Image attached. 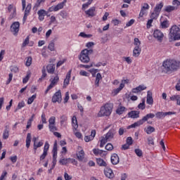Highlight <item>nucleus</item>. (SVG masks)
I'll use <instances>...</instances> for the list:
<instances>
[{"mask_svg": "<svg viewBox=\"0 0 180 180\" xmlns=\"http://www.w3.org/2000/svg\"><path fill=\"white\" fill-rule=\"evenodd\" d=\"M64 8V2L60 3L56 6H53L49 8L50 12H57V11H60V9H63Z\"/></svg>", "mask_w": 180, "mask_h": 180, "instance_id": "4468645a", "label": "nucleus"}, {"mask_svg": "<svg viewBox=\"0 0 180 180\" xmlns=\"http://www.w3.org/2000/svg\"><path fill=\"white\" fill-rule=\"evenodd\" d=\"M113 110V104L112 103H107L101 106L100 111L98 112V117H103L105 116H110Z\"/></svg>", "mask_w": 180, "mask_h": 180, "instance_id": "f03ea898", "label": "nucleus"}, {"mask_svg": "<svg viewBox=\"0 0 180 180\" xmlns=\"http://www.w3.org/2000/svg\"><path fill=\"white\" fill-rule=\"evenodd\" d=\"M6 176H8V172H6V170H4L0 176V180H6Z\"/></svg>", "mask_w": 180, "mask_h": 180, "instance_id": "ea45409f", "label": "nucleus"}, {"mask_svg": "<svg viewBox=\"0 0 180 180\" xmlns=\"http://www.w3.org/2000/svg\"><path fill=\"white\" fill-rule=\"evenodd\" d=\"M37 14L39 15V20L41 22V21L44 20V16H46V15H47V13L44 10H39L37 12Z\"/></svg>", "mask_w": 180, "mask_h": 180, "instance_id": "b1692460", "label": "nucleus"}, {"mask_svg": "<svg viewBox=\"0 0 180 180\" xmlns=\"http://www.w3.org/2000/svg\"><path fill=\"white\" fill-rule=\"evenodd\" d=\"M28 43H29V37H27L22 43V47H26V46H27Z\"/></svg>", "mask_w": 180, "mask_h": 180, "instance_id": "774afa93", "label": "nucleus"}, {"mask_svg": "<svg viewBox=\"0 0 180 180\" xmlns=\"http://www.w3.org/2000/svg\"><path fill=\"white\" fill-rule=\"evenodd\" d=\"M79 58L82 63H84L85 64L88 63L91 60L88 54L84 52V50L81 51Z\"/></svg>", "mask_w": 180, "mask_h": 180, "instance_id": "9d476101", "label": "nucleus"}, {"mask_svg": "<svg viewBox=\"0 0 180 180\" xmlns=\"http://www.w3.org/2000/svg\"><path fill=\"white\" fill-rule=\"evenodd\" d=\"M163 71L166 74H172L180 68V61L176 60H166L162 64Z\"/></svg>", "mask_w": 180, "mask_h": 180, "instance_id": "f257e3e1", "label": "nucleus"}, {"mask_svg": "<svg viewBox=\"0 0 180 180\" xmlns=\"http://www.w3.org/2000/svg\"><path fill=\"white\" fill-rule=\"evenodd\" d=\"M134 152L138 157H143V151L141 150V149H135Z\"/></svg>", "mask_w": 180, "mask_h": 180, "instance_id": "603ef678", "label": "nucleus"}, {"mask_svg": "<svg viewBox=\"0 0 180 180\" xmlns=\"http://www.w3.org/2000/svg\"><path fill=\"white\" fill-rule=\"evenodd\" d=\"M11 72H14L15 74H16L17 72H19V68H18L17 66H11Z\"/></svg>", "mask_w": 180, "mask_h": 180, "instance_id": "864d4df0", "label": "nucleus"}, {"mask_svg": "<svg viewBox=\"0 0 180 180\" xmlns=\"http://www.w3.org/2000/svg\"><path fill=\"white\" fill-rule=\"evenodd\" d=\"M180 29L176 25H173L170 28V32L169 33V41H176V40H180Z\"/></svg>", "mask_w": 180, "mask_h": 180, "instance_id": "7ed1b4c3", "label": "nucleus"}, {"mask_svg": "<svg viewBox=\"0 0 180 180\" xmlns=\"http://www.w3.org/2000/svg\"><path fill=\"white\" fill-rule=\"evenodd\" d=\"M138 108L141 109V110H144L146 109V101L143 100L142 103L139 104Z\"/></svg>", "mask_w": 180, "mask_h": 180, "instance_id": "de8ad7c7", "label": "nucleus"}, {"mask_svg": "<svg viewBox=\"0 0 180 180\" xmlns=\"http://www.w3.org/2000/svg\"><path fill=\"white\" fill-rule=\"evenodd\" d=\"M154 117H155V115H154L153 113L147 114L141 120H139L138 122H134V124H131L129 127V129L139 127V126H141V124H143L145 123V122H147V120H148V119H154Z\"/></svg>", "mask_w": 180, "mask_h": 180, "instance_id": "39448f33", "label": "nucleus"}, {"mask_svg": "<svg viewBox=\"0 0 180 180\" xmlns=\"http://www.w3.org/2000/svg\"><path fill=\"white\" fill-rule=\"evenodd\" d=\"M77 159L79 160V161H82V160H84V158H85V153L82 150L78 152V153L77 154Z\"/></svg>", "mask_w": 180, "mask_h": 180, "instance_id": "c85d7f7f", "label": "nucleus"}, {"mask_svg": "<svg viewBox=\"0 0 180 180\" xmlns=\"http://www.w3.org/2000/svg\"><path fill=\"white\" fill-rule=\"evenodd\" d=\"M153 37L157 39L158 41H162L164 34L160 30H156L153 32Z\"/></svg>", "mask_w": 180, "mask_h": 180, "instance_id": "f8f14e48", "label": "nucleus"}, {"mask_svg": "<svg viewBox=\"0 0 180 180\" xmlns=\"http://www.w3.org/2000/svg\"><path fill=\"white\" fill-rule=\"evenodd\" d=\"M134 44L135 47L133 51V56L139 57L140 56V53H141V48L140 47L141 41H140V39H139V38H135Z\"/></svg>", "mask_w": 180, "mask_h": 180, "instance_id": "423d86ee", "label": "nucleus"}, {"mask_svg": "<svg viewBox=\"0 0 180 180\" xmlns=\"http://www.w3.org/2000/svg\"><path fill=\"white\" fill-rule=\"evenodd\" d=\"M79 36H80L81 37H84V39H89V38L92 37V34H85L84 32H81V33L79 34Z\"/></svg>", "mask_w": 180, "mask_h": 180, "instance_id": "49530a36", "label": "nucleus"}, {"mask_svg": "<svg viewBox=\"0 0 180 180\" xmlns=\"http://www.w3.org/2000/svg\"><path fill=\"white\" fill-rule=\"evenodd\" d=\"M147 89V86H146L144 84L139 85L136 88H134L132 89L133 94H139V92H141V91H144Z\"/></svg>", "mask_w": 180, "mask_h": 180, "instance_id": "a211bd4d", "label": "nucleus"}, {"mask_svg": "<svg viewBox=\"0 0 180 180\" xmlns=\"http://www.w3.org/2000/svg\"><path fill=\"white\" fill-rule=\"evenodd\" d=\"M146 133H147V134H151V133H154V131H155V128L149 126L146 128V129H145Z\"/></svg>", "mask_w": 180, "mask_h": 180, "instance_id": "72a5a7b5", "label": "nucleus"}, {"mask_svg": "<svg viewBox=\"0 0 180 180\" xmlns=\"http://www.w3.org/2000/svg\"><path fill=\"white\" fill-rule=\"evenodd\" d=\"M49 148H50V145L49 144V142L46 141L44 147V151L47 153V151H49Z\"/></svg>", "mask_w": 180, "mask_h": 180, "instance_id": "680f3d73", "label": "nucleus"}, {"mask_svg": "<svg viewBox=\"0 0 180 180\" xmlns=\"http://www.w3.org/2000/svg\"><path fill=\"white\" fill-rule=\"evenodd\" d=\"M69 99H70V93L68 91H67L65 93V96L64 98V103H67V102H68Z\"/></svg>", "mask_w": 180, "mask_h": 180, "instance_id": "052dcab7", "label": "nucleus"}, {"mask_svg": "<svg viewBox=\"0 0 180 180\" xmlns=\"http://www.w3.org/2000/svg\"><path fill=\"white\" fill-rule=\"evenodd\" d=\"M179 98V95H174L170 96V101H178V99Z\"/></svg>", "mask_w": 180, "mask_h": 180, "instance_id": "0e129e2a", "label": "nucleus"}, {"mask_svg": "<svg viewBox=\"0 0 180 180\" xmlns=\"http://www.w3.org/2000/svg\"><path fill=\"white\" fill-rule=\"evenodd\" d=\"M127 82H129V80L127 79L122 80V82L120 84L119 88L113 90L114 96H116L117 94H119V92H120V91H122V89L124 88V84H127Z\"/></svg>", "mask_w": 180, "mask_h": 180, "instance_id": "ddd939ff", "label": "nucleus"}, {"mask_svg": "<svg viewBox=\"0 0 180 180\" xmlns=\"http://www.w3.org/2000/svg\"><path fill=\"white\" fill-rule=\"evenodd\" d=\"M42 72V75L41 77V78L39 79V82H41V81L43 79H44V78H46V77H47V73L46 72V68L44 66L41 70Z\"/></svg>", "mask_w": 180, "mask_h": 180, "instance_id": "7c9ffc66", "label": "nucleus"}, {"mask_svg": "<svg viewBox=\"0 0 180 180\" xmlns=\"http://www.w3.org/2000/svg\"><path fill=\"white\" fill-rule=\"evenodd\" d=\"M20 27V23L19 22H14L11 25V32L14 34V36H16L18 33H19V28Z\"/></svg>", "mask_w": 180, "mask_h": 180, "instance_id": "6e6552de", "label": "nucleus"}, {"mask_svg": "<svg viewBox=\"0 0 180 180\" xmlns=\"http://www.w3.org/2000/svg\"><path fill=\"white\" fill-rule=\"evenodd\" d=\"M30 143H32V134L28 133L26 138V147L29 148L30 147Z\"/></svg>", "mask_w": 180, "mask_h": 180, "instance_id": "cd10ccee", "label": "nucleus"}, {"mask_svg": "<svg viewBox=\"0 0 180 180\" xmlns=\"http://www.w3.org/2000/svg\"><path fill=\"white\" fill-rule=\"evenodd\" d=\"M124 110H126L125 107L120 106L117 108L116 113H117V115H123V112H124Z\"/></svg>", "mask_w": 180, "mask_h": 180, "instance_id": "f704fd0d", "label": "nucleus"}, {"mask_svg": "<svg viewBox=\"0 0 180 180\" xmlns=\"http://www.w3.org/2000/svg\"><path fill=\"white\" fill-rule=\"evenodd\" d=\"M165 12H167L169 13L170 12H172L174 11H177V7H174V6H167L165 7L164 9Z\"/></svg>", "mask_w": 180, "mask_h": 180, "instance_id": "bb28decb", "label": "nucleus"}, {"mask_svg": "<svg viewBox=\"0 0 180 180\" xmlns=\"http://www.w3.org/2000/svg\"><path fill=\"white\" fill-rule=\"evenodd\" d=\"M128 115L131 119H137L138 117H140V112L136 110L129 112Z\"/></svg>", "mask_w": 180, "mask_h": 180, "instance_id": "5701e85b", "label": "nucleus"}, {"mask_svg": "<svg viewBox=\"0 0 180 180\" xmlns=\"http://www.w3.org/2000/svg\"><path fill=\"white\" fill-rule=\"evenodd\" d=\"M160 16V13H157V11H153L150 15V19H157Z\"/></svg>", "mask_w": 180, "mask_h": 180, "instance_id": "79ce46f5", "label": "nucleus"}, {"mask_svg": "<svg viewBox=\"0 0 180 180\" xmlns=\"http://www.w3.org/2000/svg\"><path fill=\"white\" fill-rule=\"evenodd\" d=\"M104 174L107 178L112 179L115 178V174H113V170L111 169L107 168L104 170Z\"/></svg>", "mask_w": 180, "mask_h": 180, "instance_id": "2eb2a0df", "label": "nucleus"}, {"mask_svg": "<svg viewBox=\"0 0 180 180\" xmlns=\"http://www.w3.org/2000/svg\"><path fill=\"white\" fill-rule=\"evenodd\" d=\"M61 101H63V98L61 97V91H56L52 97L53 103H61Z\"/></svg>", "mask_w": 180, "mask_h": 180, "instance_id": "1a4fd4ad", "label": "nucleus"}, {"mask_svg": "<svg viewBox=\"0 0 180 180\" xmlns=\"http://www.w3.org/2000/svg\"><path fill=\"white\" fill-rule=\"evenodd\" d=\"M83 53H85L86 54H87V56H91V54H93L94 53V50L92 49H90V50H88V49H84L83 50Z\"/></svg>", "mask_w": 180, "mask_h": 180, "instance_id": "13d9d810", "label": "nucleus"}, {"mask_svg": "<svg viewBox=\"0 0 180 180\" xmlns=\"http://www.w3.org/2000/svg\"><path fill=\"white\" fill-rule=\"evenodd\" d=\"M115 134H116V131L115 129H111L109 131L105 134V136L101 137L100 147H103L108 141H110L113 137H115Z\"/></svg>", "mask_w": 180, "mask_h": 180, "instance_id": "20e7f679", "label": "nucleus"}, {"mask_svg": "<svg viewBox=\"0 0 180 180\" xmlns=\"http://www.w3.org/2000/svg\"><path fill=\"white\" fill-rule=\"evenodd\" d=\"M149 8H150V6L148 5V4L147 3L143 4V6H142L139 13V17L143 18V16H144V14L146 13V11L148 10Z\"/></svg>", "mask_w": 180, "mask_h": 180, "instance_id": "f3484780", "label": "nucleus"}, {"mask_svg": "<svg viewBox=\"0 0 180 180\" xmlns=\"http://www.w3.org/2000/svg\"><path fill=\"white\" fill-rule=\"evenodd\" d=\"M164 7V3L161 2L159 4H156L154 12H157L158 13H160L161 12V9Z\"/></svg>", "mask_w": 180, "mask_h": 180, "instance_id": "a878e982", "label": "nucleus"}, {"mask_svg": "<svg viewBox=\"0 0 180 180\" xmlns=\"http://www.w3.org/2000/svg\"><path fill=\"white\" fill-rule=\"evenodd\" d=\"M46 70L49 74H54V71H56V65L53 63L49 64L46 66Z\"/></svg>", "mask_w": 180, "mask_h": 180, "instance_id": "4be33fe9", "label": "nucleus"}, {"mask_svg": "<svg viewBox=\"0 0 180 180\" xmlns=\"http://www.w3.org/2000/svg\"><path fill=\"white\" fill-rule=\"evenodd\" d=\"M146 103H148V105H153V103H154V100L153 99V93L150 91H148Z\"/></svg>", "mask_w": 180, "mask_h": 180, "instance_id": "412c9836", "label": "nucleus"}, {"mask_svg": "<svg viewBox=\"0 0 180 180\" xmlns=\"http://www.w3.org/2000/svg\"><path fill=\"white\" fill-rule=\"evenodd\" d=\"M96 136V131L95 129L91 130V135L84 136V141L86 143H89V141H91Z\"/></svg>", "mask_w": 180, "mask_h": 180, "instance_id": "dca6fc26", "label": "nucleus"}, {"mask_svg": "<svg viewBox=\"0 0 180 180\" xmlns=\"http://www.w3.org/2000/svg\"><path fill=\"white\" fill-rule=\"evenodd\" d=\"M120 160L119 159V155L117 154L114 153L111 156V162L113 165H117V163L120 162Z\"/></svg>", "mask_w": 180, "mask_h": 180, "instance_id": "6ab92c4d", "label": "nucleus"}, {"mask_svg": "<svg viewBox=\"0 0 180 180\" xmlns=\"http://www.w3.org/2000/svg\"><path fill=\"white\" fill-rule=\"evenodd\" d=\"M105 150L108 151H112V150H113V145H112V143H108L105 146Z\"/></svg>", "mask_w": 180, "mask_h": 180, "instance_id": "4d7b16f0", "label": "nucleus"}, {"mask_svg": "<svg viewBox=\"0 0 180 180\" xmlns=\"http://www.w3.org/2000/svg\"><path fill=\"white\" fill-rule=\"evenodd\" d=\"M37 96L36 94L32 95L31 97H30L27 100V104L28 105H32L33 102L34 101V99H36Z\"/></svg>", "mask_w": 180, "mask_h": 180, "instance_id": "4c0bfd02", "label": "nucleus"}, {"mask_svg": "<svg viewBox=\"0 0 180 180\" xmlns=\"http://www.w3.org/2000/svg\"><path fill=\"white\" fill-rule=\"evenodd\" d=\"M22 108H25V101H20V103H18V105L15 109L14 112H18V110H19Z\"/></svg>", "mask_w": 180, "mask_h": 180, "instance_id": "c9c22d12", "label": "nucleus"}, {"mask_svg": "<svg viewBox=\"0 0 180 180\" xmlns=\"http://www.w3.org/2000/svg\"><path fill=\"white\" fill-rule=\"evenodd\" d=\"M50 81H51V84L47 87V89L46 90V94H47V92L49 91L50 89H52V88H54V86H56V85H57V84L58 83V81H60V77H58V76H56L53 78L51 77Z\"/></svg>", "mask_w": 180, "mask_h": 180, "instance_id": "0eeeda50", "label": "nucleus"}, {"mask_svg": "<svg viewBox=\"0 0 180 180\" xmlns=\"http://www.w3.org/2000/svg\"><path fill=\"white\" fill-rule=\"evenodd\" d=\"M172 5L174 8H177V10L179 8L180 6V1L179 0H174L172 1Z\"/></svg>", "mask_w": 180, "mask_h": 180, "instance_id": "a19ab883", "label": "nucleus"}, {"mask_svg": "<svg viewBox=\"0 0 180 180\" xmlns=\"http://www.w3.org/2000/svg\"><path fill=\"white\" fill-rule=\"evenodd\" d=\"M148 143L149 146H154V139L152 137L148 138Z\"/></svg>", "mask_w": 180, "mask_h": 180, "instance_id": "e2e57ef3", "label": "nucleus"}, {"mask_svg": "<svg viewBox=\"0 0 180 180\" xmlns=\"http://www.w3.org/2000/svg\"><path fill=\"white\" fill-rule=\"evenodd\" d=\"M54 46H55V44H54L53 41L50 42L48 46L49 50H50V51H54L56 50Z\"/></svg>", "mask_w": 180, "mask_h": 180, "instance_id": "c03bdc74", "label": "nucleus"}, {"mask_svg": "<svg viewBox=\"0 0 180 180\" xmlns=\"http://www.w3.org/2000/svg\"><path fill=\"white\" fill-rule=\"evenodd\" d=\"M70 78H71V70L66 75V78L64 79L63 82V88H67V86H68V84H70Z\"/></svg>", "mask_w": 180, "mask_h": 180, "instance_id": "aec40b11", "label": "nucleus"}, {"mask_svg": "<svg viewBox=\"0 0 180 180\" xmlns=\"http://www.w3.org/2000/svg\"><path fill=\"white\" fill-rule=\"evenodd\" d=\"M3 139L4 140H6L9 139V131L4 130L3 132Z\"/></svg>", "mask_w": 180, "mask_h": 180, "instance_id": "a18cd8bd", "label": "nucleus"}, {"mask_svg": "<svg viewBox=\"0 0 180 180\" xmlns=\"http://www.w3.org/2000/svg\"><path fill=\"white\" fill-rule=\"evenodd\" d=\"M32 57H28L27 60H26V63H25V65L27 67H30V65H32Z\"/></svg>", "mask_w": 180, "mask_h": 180, "instance_id": "6e6d98bb", "label": "nucleus"}, {"mask_svg": "<svg viewBox=\"0 0 180 180\" xmlns=\"http://www.w3.org/2000/svg\"><path fill=\"white\" fill-rule=\"evenodd\" d=\"M30 11H32V4H27L25 11V15H30Z\"/></svg>", "mask_w": 180, "mask_h": 180, "instance_id": "58836bf2", "label": "nucleus"}, {"mask_svg": "<svg viewBox=\"0 0 180 180\" xmlns=\"http://www.w3.org/2000/svg\"><path fill=\"white\" fill-rule=\"evenodd\" d=\"M30 79V75L28 74L26 75V77L22 79V82L23 84H26L27 82V81H29V79Z\"/></svg>", "mask_w": 180, "mask_h": 180, "instance_id": "69168bd1", "label": "nucleus"}, {"mask_svg": "<svg viewBox=\"0 0 180 180\" xmlns=\"http://www.w3.org/2000/svg\"><path fill=\"white\" fill-rule=\"evenodd\" d=\"M176 115V112H158L155 114V116L157 117V119H164V117H165V116H168V115Z\"/></svg>", "mask_w": 180, "mask_h": 180, "instance_id": "9b49d317", "label": "nucleus"}, {"mask_svg": "<svg viewBox=\"0 0 180 180\" xmlns=\"http://www.w3.org/2000/svg\"><path fill=\"white\" fill-rule=\"evenodd\" d=\"M57 141H56L53 144V148L52 150V153H53V156L57 157Z\"/></svg>", "mask_w": 180, "mask_h": 180, "instance_id": "e433bc0d", "label": "nucleus"}, {"mask_svg": "<svg viewBox=\"0 0 180 180\" xmlns=\"http://www.w3.org/2000/svg\"><path fill=\"white\" fill-rule=\"evenodd\" d=\"M13 18H16V7H14L13 13L9 16L10 20H12Z\"/></svg>", "mask_w": 180, "mask_h": 180, "instance_id": "09e8293b", "label": "nucleus"}, {"mask_svg": "<svg viewBox=\"0 0 180 180\" xmlns=\"http://www.w3.org/2000/svg\"><path fill=\"white\" fill-rule=\"evenodd\" d=\"M96 161H97L98 165H99L100 167H106V162H105L103 159L97 158Z\"/></svg>", "mask_w": 180, "mask_h": 180, "instance_id": "2f4dec72", "label": "nucleus"}, {"mask_svg": "<svg viewBox=\"0 0 180 180\" xmlns=\"http://www.w3.org/2000/svg\"><path fill=\"white\" fill-rule=\"evenodd\" d=\"M85 13L91 18H94V16H95V7H91L88 11H85Z\"/></svg>", "mask_w": 180, "mask_h": 180, "instance_id": "393cba45", "label": "nucleus"}, {"mask_svg": "<svg viewBox=\"0 0 180 180\" xmlns=\"http://www.w3.org/2000/svg\"><path fill=\"white\" fill-rule=\"evenodd\" d=\"M46 2V0H37L35 3L34 8H39L41 4H44Z\"/></svg>", "mask_w": 180, "mask_h": 180, "instance_id": "8fccbe9b", "label": "nucleus"}, {"mask_svg": "<svg viewBox=\"0 0 180 180\" xmlns=\"http://www.w3.org/2000/svg\"><path fill=\"white\" fill-rule=\"evenodd\" d=\"M50 22H49V26H51V25L52 23H54V22H56V17L54 15H52L50 18Z\"/></svg>", "mask_w": 180, "mask_h": 180, "instance_id": "338daca9", "label": "nucleus"}, {"mask_svg": "<svg viewBox=\"0 0 180 180\" xmlns=\"http://www.w3.org/2000/svg\"><path fill=\"white\" fill-rule=\"evenodd\" d=\"M168 26H169V25H168L167 20H165L161 22L162 29H167V27H168Z\"/></svg>", "mask_w": 180, "mask_h": 180, "instance_id": "5fc2aeb1", "label": "nucleus"}, {"mask_svg": "<svg viewBox=\"0 0 180 180\" xmlns=\"http://www.w3.org/2000/svg\"><path fill=\"white\" fill-rule=\"evenodd\" d=\"M72 124H73V128L75 129V130H77V129H78V121L77 120V117L76 116L72 117Z\"/></svg>", "mask_w": 180, "mask_h": 180, "instance_id": "c756f323", "label": "nucleus"}, {"mask_svg": "<svg viewBox=\"0 0 180 180\" xmlns=\"http://www.w3.org/2000/svg\"><path fill=\"white\" fill-rule=\"evenodd\" d=\"M44 143L41 141L34 143V154H36V150L37 148L41 147L43 146Z\"/></svg>", "mask_w": 180, "mask_h": 180, "instance_id": "473e14b6", "label": "nucleus"}, {"mask_svg": "<svg viewBox=\"0 0 180 180\" xmlns=\"http://www.w3.org/2000/svg\"><path fill=\"white\" fill-rule=\"evenodd\" d=\"M49 127L51 131H57V127H56V124H49Z\"/></svg>", "mask_w": 180, "mask_h": 180, "instance_id": "3c124183", "label": "nucleus"}, {"mask_svg": "<svg viewBox=\"0 0 180 180\" xmlns=\"http://www.w3.org/2000/svg\"><path fill=\"white\" fill-rule=\"evenodd\" d=\"M49 124H56V117H51L49 120Z\"/></svg>", "mask_w": 180, "mask_h": 180, "instance_id": "bf43d9fd", "label": "nucleus"}, {"mask_svg": "<svg viewBox=\"0 0 180 180\" xmlns=\"http://www.w3.org/2000/svg\"><path fill=\"white\" fill-rule=\"evenodd\" d=\"M71 158H68V159H61L59 160V162L61 164V165H67L68 164V161H70Z\"/></svg>", "mask_w": 180, "mask_h": 180, "instance_id": "37998d69", "label": "nucleus"}]
</instances>
